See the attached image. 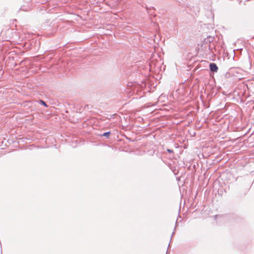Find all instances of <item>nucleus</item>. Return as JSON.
<instances>
[{
	"label": "nucleus",
	"mask_w": 254,
	"mask_h": 254,
	"mask_svg": "<svg viewBox=\"0 0 254 254\" xmlns=\"http://www.w3.org/2000/svg\"><path fill=\"white\" fill-rule=\"evenodd\" d=\"M167 151L169 152V153H172L173 152V150H171V149H168L167 150Z\"/></svg>",
	"instance_id": "obj_4"
},
{
	"label": "nucleus",
	"mask_w": 254,
	"mask_h": 254,
	"mask_svg": "<svg viewBox=\"0 0 254 254\" xmlns=\"http://www.w3.org/2000/svg\"><path fill=\"white\" fill-rule=\"evenodd\" d=\"M110 134L111 132L110 131H107L106 132L104 133L102 135L106 137H109Z\"/></svg>",
	"instance_id": "obj_2"
},
{
	"label": "nucleus",
	"mask_w": 254,
	"mask_h": 254,
	"mask_svg": "<svg viewBox=\"0 0 254 254\" xmlns=\"http://www.w3.org/2000/svg\"><path fill=\"white\" fill-rule=\"evenodd\" d=\"M209 68L210 71L212 72H217L218 69L217 65L215 63L210 64Z\"/></svg>",
	"instance_id": "obj_1"
},
{
	"label": "nucleus",
	"mask_w": 254,
	"mask_h": 254,
	"mask_svg": "<svg viewBox=\"0 0 254 254\" xmlns=\"http://www.w3.org/2000/svg\"><path fill=\"white\" fill-rule=\"evenodd\" d=\"M40 103L41 104H42V105H44V106H45L46 107H47V105L46 103L44 101H43L42 100H40Z\"/></svg>",
	"instance_id": "obj_3"
}]
</instances>
